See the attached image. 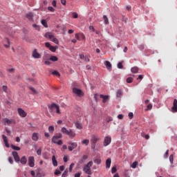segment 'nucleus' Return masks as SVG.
<instances>
[{
	"label": "nucleus",
	"mask_w": 177,
	"mask_h": 177,
	"mask_svg": "<svg viewBox=\"0 0 177 177\" xmlns=\"http://www.w3.org/2000/svg\"><path fill=\"white\" fill-rule=\"evenodd\" d=\"M48 109H50V112L52 114H54V113H57V114H61L62 113L60 112V107L59 105L53 103L51 104L48 105Z\"/></svg>",
	"instance_id": "obj_1"
},
{
	"label": "nucleus",
	"mask_w": 177,
	"mask_h": 177,
	"mask_svg": "<svg viewBox=\"0 0 177 177\" xmlns=\"http://www.w3.org/2000/svg\"><path fill=\"white\" fill-rule=\"evenodd\" d=\"M45 38H47V39H50L52 42H54V44H56L57 45H59V39L55 37V35L50 32H47L44 35Z\"/></svg>",
	"instance_id": "obj_2"
},
{
	"label": "nucleus",
	"mask_w": 177,
	"mask_h": 177,
	"mask_svg": "<svg viewBox=\"0 0 177 177\" xmlns=\"http://www.w3.org/2000/svg\"><path fill=\"white\" fill-rule=\"evenodd\" d=\"M92 165H93V162L90 161L84 166L83 171L85 172V174H87V175H92V169H91Z\"/></svg>",
	"instance_id": "obj_3"
},
{
	"label": "nucleus",
	"mask_w": 177,
	"mask_h": 177,
	"mask_svg": "<svg viewBox=\"0 0 177 177\" xmlns=\"http://www.w3.org/2000/svg\"><path fill=\"white\" fill-rule=\"evenodd\" d=\"M45 46H46V48H48V49H50V50L51 52H56V49H59V46H53L50 45V43H49V42H46Z\"/></svg>",
	"instance_id": "obj_4"
},
{
	"label": "nucleus",
	"mask_w": 177,
	"mask_h": 177,
	"mask_svg": "<svg viewBox=\"0 0 177 177\" xmlns=\"http://www.w3.org/2000/svg\"><path fill=\"white\" fill-rule=\"evenodd\" d=\"M3 122L4 125H12V124H16V122L13 119H8V118H6L3 119Z\"/></svg>",
	"instance_id": "obj_5"
},
{
	"label": "nucleus",
	"mask_w": 177,
	"mask_h": 177,
	"mask_svg": "<svg viewBox=\"0 0 177 177\" xmlns=\"http://www.w3.org/2000/svg\"><path fill=\"white\" fill-rule=\"evenodd\" d=\"M35 160L34 159V156H29L28 159V164L30 168H33L35 165Z\"/></svg>",
	"instance_id": "obj_6"
},
{
	"label": "nucleus",
	"mask_w": 177,
	"mask_h": 177,
	"mask_svg": "<svg viewBox=\"0 0 177 177\" xmlns=\"http://www.w3.org/2000/svg\"><path fill=\"white\" fill-rule=\"evenodd\" d=\"M111 143V137L110 136H106L104 140L103 145L106 147Z\"/></svg>",
	"instance_id": "obj_7"
},
{
	"label": "nucleus",
	"mask_w": 177,
	"mask_h": 177,
	"mask_svg": "<svg viewBox=\"0 0 177 177\" xmlns=\"http://www.w3.org/2000/svg\"><path fill=\"white\" fill-rule=\"evenodd\" d=\"M52 142H53V143H55L56 145H58L59 146L63 145V141L62 140H59V138H57L56 137V136H54L52 138Z\"/></svg>",
	"instance_id": "obj_8"
},
{
	"label": "nucleus",
	"mask_w": 177,
	"mask_h": 177,
	"mask_svg": "<svg viewBox=\"0 0 177 177\" xmlns=\"http://www.w3.org/2000/svg\"><path fill=\"white\" fill-rule=\"evenodd\" d=\"M73 93H75V95H77V96H84V92H82L81 89L77 88V87L73 88Z\"/></svg>",
	"instance_id": "obj_9"
},
{
	"label": "nucleus",
	"mask_w": 177,
	"mask_h": 177,
	"mask_svg": "<svg viewBox=\"0 0 177 177\" xmlns=\"http://www.w3.org/2000/svg\"><path fill=\"white\" fill-rule=\"evenodd\" d=\"M98 140H100L99 137H97L95 135L91 136V142L93 146H95V145H96V143L98 142Z\"/></svg>",
	"instance_id": "obj_10"
},
{
	"label": "nucleus",
	"mask_w": 177,
	"mask_h": 177,
	"mask_svg": "<svg viewBox=\"0 0 177 177\" xmlns=\"http://www.w3.org/2000/svg\"><path fill=\"white\" fill-rule=\"evenodd\" d=\"M18 113L20 115V117H27V113L23 110L21 108H18L17 109Z\"/></svg>",
	"instance_id": "obj_11"
},
{
	"label": "nucleus",
	"mask_w": 177,
	"mask_h": 177,
	"mask_svg": "<svg viewBox=\"0 0 177 177\" xmlns=\"http://www.w3.org/2000/svg\"><path fill=\"white\" fill-rule=\"evenodd\" d=\"M32 56V57H34V59H41V54H39L38 51H37V49H35L33 50Z\"/></svg>",
	"instance_id": "obj_12"
},
{
	"label": "nucleus",
	"mask_w": 177,
	"mask_h": 177,
	"mask_svg": "<svg viewBox=\"0 0 177 177\" xmlns=\"http://www.w3.org/2000/svg\"><path fill=\"white\" fill-rule=\"evenodd\" d=\"M12 154L15 161L17 162H19L20 161V157H19V153H17V151H14L12 152Z\"/></svg>",
	"instance_id": "obj_13"
},
{
	"label": "nucleus",
	"mask_w": 177,
	"mask_h": 177,
	"mask_svg": "<svg viewBox=\"0 0 177 177\" xmlns=\"http://www.w3.org/2000/svg\"><path fill=\"white\" fill-rule=\"evenodd\" d=\"M38 139H39V133H33L32 134V140H33V142H38Z\"/></svg>",
	"instance_id": "obj_14"
},
{
	"label": "nucleus",
	"mask_w": 177,
	"mask_h": 177,
	"mask_svg": "<svg viewBox=\"0 0 177 177\" xmlns=\"http://www.w3.org/2000/svg\"><path fill=\"white\" fill-rule=\"evenodd\" d=\"M3 44L5 48H10V41H9V39L5 38L3 41Z\"/></svg>",
	"instance_id": "obj_15"
},
{
	"label": "nucleus",
	"mask_w": 177,
	"mask_h": 177,
	"mask_svg": "<svg viewBox=\"0 0 177 177\" xmlns=\"http://www.w3.org/2000/svg\"><path fill=\"white\" fill-rule=\"evenodd\" d=\"M173 113H177V100L174 99L173 102V106L171 108Z\"/></svg>",
	"instance_id": "obj_16"
},
{
	"label": "nucleus",
	"mask_w": 177,
	"mask_h": 177,
	"mask_svg": "<svg viewBox=\"0 0 177 177\" xmlns=\"http://www.w3.org/2000/svg\"><path fill=\"white\" fill-rule=\"evenodd\" d=\"M100 97L102 99V102L106 103V102H109V95H104L103 94H101L100 95Z\"/></svg>",
	"instance_id": "obj_17"
},
{
	"label": "nucleus",
	"mask_w": 177,
	"mask_h": 177,
	"mask_svg": "<svg viewBox=\"0 0 177 177\" xmlns=\"http://www.w3.org/2000/svg\"><path fill=\"white\" fill-rule=\"evenodd\" d=\"M2 139L4 142L6 147H10L9 142H8V137L5 135H2Z\"/></svg>",
	"instance_id": "obj_18"
},
{
	"label": "nucleus",
	"mask_w": 177,
	"mask_h": 177,
	"mask_svg": "<svg viewBox=\"0 0 177 177\" xmlns=\"http://www.w3.org/2000/svg\"><path fill=\"white\" fill-rule=\"evenodd\" d=\"M104 64L107 70H109V71H111V63L109 61H105Z\"/></svg>",
	"instance_id": "obj_19"
},
{
	"label": "nucleus",
	"mask_w": 177,
	"mask_h": 177,
	"mask_svg": "<svg viewBox=\"0 0 177 177\" xmlns=\"http://www.w3.org/2000/svg\"><path fill=\"white\" fill-rule=\"evenodd\" d=\"M67 135L70 138H75V132H74L72 129H69V131L68 132Z\"/></svg>",
	"instance_id": "obj_20"
},
{
	"label": "nucleus",
	"mask_w": 177,
	"mask_h": 177,
	"mask_svg": "<svg viewBox=\"0 0 177 177\" xmlns=\"http://www.w3.org/2000/svg\"><path fill=\"white\" fill-rule=\"evenodd\" d=\"M111 165V158H109L106 160V168L107 169H109V168H110Z\"/></svg>",
	"instance_id": "obj_21"
},
{
	"label": "nucleus",
	"mask_w": 177,
	"mask_h": 177,
	"mask_svg": "<svg viewBox=\"0 0 177 177\" xmlns=\"http://www.w3.org/2000/svg\"><path fill=\"white\" fill-rule=\"evenodd\" d=\"M20 162L22 165H26L27 164V158L26 156H23L20 160Z\"/></svg>",
	"instance_id": "obj_22"
},
{
	"label": "nucleus",
	"mask_w": 177,
	"mask_h": 177,
	"mask_svg": "<svg viewBox=\"0 0 177 177\" xmlns=\"http://www.w3.org/2000/svg\"><path fill=\"white\" fill-rule=\"evenodd\" d=\"M52 161L53 167H57V160H56V156H53Z\"/></svg>",
	"instance_id": "obj_23"
},
{
	"label": "nucleus",
	"mask_w": 177,
	"mask_h": 177,
	"mask_svg": "<svg viewBox=\"0 0 177 177\" xmlns=\"http://www.w3.org/2000/svg\"><path fill=\"white\" fill-rule=\"evenodd\" d=\"M75 125L77 129H82V124H81L80 122H76Z\"/></svg>",
	"instance_id": "obj_24"
},
{
	"label": "nucleus",
	"mask_w": 177,
	"mask_h": 177,
	"mask_svg": "<svg viewBox=\"0 0 177 177\" xmlns=\"http://www.w3.org/2000/svg\"><path fill=\"white\" fill-rule=\"evenodd\" d=\"M131 73L136 74V73H138V71H139V68L134 66V67L131 68Z\"/></svg>",
	"instance_id": "obj_25"
},
{
	"label": "nucleus",
	"mask_w": 177,
	"mask_h": 177,
	"mask_svg": "<svg viewBox=\"0 0 177 177\" xmlns=\"http://www.w3.org/2000/svg\"><path fill=\"white\" fill-rule=\"evenodd\" d=\"M141 136L142 138H145L147 140H149V139H150V136H149V134H145V133H142Z\"/></svg>",
	"instance_id": "obj_26"
},
{
	"label": "nucleus",
	"mask_w": 177,
	"mask_h": 177,
	"mask_svg": "<svg viewBox=\"0 0 177 177\" xmlns=\"http://www.w3.org/2000/svg\"><path fill=\"white\" fill-rule=\"evenodd\" d=\"M32 12H29L26 14V19H28V20H31L32 19Z\"/></svg>",
	"instance_id": "obj_27"
},
{
	"label": "nucleus",
	"mask_w": 177,
	"mask_h": 177,
	"mask_svg": "<svg viewBox=\"0 0 177 177\" xmlns=\"http://www.w3.org/2000/svg\"><path fill=\"white\" fill-rule=\"evenodd\" d=\"M62 133H64L65 135H68L69 130H67V129H66V127H62Z\"/></svg>",
	"instance_id": "obj_28"
},
{
	"label": "nucleus",
	"mask_w": 177,
	"mask_h": 177,
	"mask_svg": "<svg viewBox=\"0 0 177 177\" xmlns=\"http://www.w3.org/2000/svg\"><path fill=\"white\" fill-rule=\"evenodd\" d=\"M103 20H104V24H109V18L107 17V16L104 15Z\"/></svg>",
	"instance_id": "obj_29"
},
{
	"label": "nucleus",
	"mask_w": 177,
	"mask_h": 177,
	"mask_svg": "<svg viewBox=\"0 0 177 177\" xmlns=\"http://www.w3.org/2000/svg\"><path fill=\"white\" fill-rule=\"evenodd\" d=\"M50 60H51V62H57V60H59V58H57V57H56V56L52 55L50 57Z\"/></svg>",
	"instance_id": "obj_30"
},
{
	"label": "nucleus",
	"mask_w": 177,
	"mask_h": 177,
	"mask_svg": "<svg viewBox=\"0 0 177 177\" xmlns=\"http://www.w3.org/2000/svg\"><path fill=\"white\" fill-rule=\"evenodd\" d=\"M2 89L5 93H8V92H9V88H8V86H3Z\"/></svg>",
	"instance_id": "obj_31"
},
{
	"label": "nucleus",
	"mask_w": 177,
	"mask_h": 177,
	"mask_svg": "<svg viewBox=\"0 0 177 177\" xmlns=\"http://www.w3.org/2000/svg\"><path fill=\"white\" fill-rule=\"evenodd\" d=\"M82 145H85V146H88L89 145V140L85 139L82 142Z\"/></svg>",
	"instance_id": "obj_32"
},
{
	"label": "nucleus",
	"mask_w": 177,
	"mask_h": 177,
	"mask_svg": "<svg viewBox=\"0 0 177 177\" xmlns=\"http://www.w3.org/2000/svg\"><path fill=\"white\" fill-rule=\"evenodd\" d=\"M117 97H121L122 96V91L118 90L116 93Z\"/></svg>",
	"instance_id": "obj_33"
},
{
	"label": "nucleus",
	"mask_w": 177,
	"mask_h": 177,
	"mask_svg": "<svg viewBox=\"0 0 177 177\" xmlns=\"http://www.w3.org/2000/svg\"><path fill=\"white\" fill-rule=\"evenodd\" d=\"M48 131L51 133H53V132L55 131V127L53 126H50L48 127Z\"/></svg>",
	"instance_id": "obj_34"
},
{
	"label": "nucleus",
	"mask_w": 177,
	"mask_h": 177,
	"mask_svg": "<svg viewBox=\"0 0 177 177\" xmlns=\"http://www.w3.org/2000/svg\"><path fill=\"white\" fill-rule=\"evenodd\" d=\"M11 148L12 149V150H17V151L20 150L19 147H17V146L13 145H11Z\"/></svg>",
	"instance_id": "obj_35"
},
{
	"label": "nucleus",
	"mask_w": 177,
	"mask_h": 177,
	"mask_svg": "<svg viewBox=\"0 0 177 177\" xmlns=\"http://www.w3.org/2000/svg\"><path fill=\"white\" fill-rule=\"evenodd\" d=\"M41 24L46 28H48V23H46V20L43 19L41 20Z\"/></svg>",
	"instance_id": "obj_36"
},
{
	"label": "nucleus",
	"mask_w": 177,
	"mask_h": 177,
	"mask_svg": "<svg viewBox=\"0 0 177 177\" xmlns=\"http://www.w3.org/2000/svg\"><path fill=\"white\" fill-rule=\"evenodd\" d=\"M131 168L135 169L136 168V167H138V162L135 161L133 162L131 165Z\"/></svg>",
	"instance_id": "obj_37"
},
{
	"label": "nucleus",
	"mask_w": 177,
	"mask_h": 177,
	"mask_svg": "<svg viewBox=\"0 0 177 177\" xmlns=\"http://www.w3.org/2000/svg\"><path fill=\"white\" fill-rule=\"evenodd\" d=\"M95 164H97L98 165L102 163V160L100 158H97L94 160Z\"/></svg>",
	"instance_id": "obj_38"
},
{
	"label": "nucleus",
	"mask_w": 177,
	"mask_h": 177,
	"mask_svg": "<svg viewBox=\"0 0 177 177\" xmlns=\"http://www.w3.org/2000/svg\"><path fill=\"white\" fill-rule=\"evenodd\" d=\"M133 81V78L132 77H128L127 79V84H132Z\"/></svg>",
	"instance_id": "obj_39"
},
{
	"label": "nucleus",
	"mask_w": 177,
	"mask_h": 177,
	"mask_svg": "<svg viewBox=\"0 0 177 177\" xmlns=\"http://www.w3.org/2000/svg\"><path fill=\"white\" fill-rule=\"evenodd\" d=\"M37 156H41L42 154V148L39 147V149L37 151Z\"/></svg>",
	"instance_id": "obj_40"
},
{
	"label": "nucleus",
	"mask_w": 177,
	"mask_h": 177,
	"mask_svg": "<svg viewBox=\"0 0 177 177\" xmlns=\"http://www.w3.org/2000/svg\"><path fill=\"white\" fill-rule=\"evenodd\" d=\"M71 146L73 147V149H76L77 145V142H71L70 143Z\"/></svg>",
	"instance_id": "obj_41"
},
{
	"label": "nucleus",
	"mask_w": 177,
	"mask_h": 177,
	"mask_svg": "<svg viewBox=\"0 0 177 177\" xmlns=\"http://www.w3.org/2000/svg\"><path fill=\"white\" fill-rule=\"evenodd\" d=\"M75 165V163H71L69 166V172H71L73 171V168H74V166Z\"/></svg>",
	"instance_id": "obj_42"
},
{
	"label": "nucleus",
	"mask_w": 177,
	"mask_h": 177,
	"mask_svg": "<svg viewBox=\"0 0 177 177\" xmlns=\"http://www.w3.org/2000/svg\"><path fill=\"white\" fill-rule=\"evenodd\" d=\"M52 74L53 75H57L58 77H60V73H59V72L57 71H54Z\"/></svg>",
	"instance_id": "obj_43"
},
{
	"label": "nucleus",
	"mask_w": 177,
	"mask_h": 177,
	"mask_svg": "<svg viewBox=\"0 0 177 177\" xmlns=\"http://www.w3.org/2000/svg\"><path fill=\"white\" fill-rule=\"evenodd\" d=\"M32 27H33V28H35V30H37V31H39V26H38V25L34 24L32 25Z\"/></svg>",
	"instance_id": "obj_44"
},
{
	"label": "nucleus",
	"mask_w": 177,
	"mask_h": 177,
	"mask_svg": "<svg viewBox=\"0 0 177 177\" xmlns=\"http://www.w3.org/2000/svg\"><path fill=\"white\" fill-rule=\"evenodd\" d=\"M117 172V167H113L111 168V174H115Z\"/></svg>",
	"instance_id": "obj_45"
},
{
	"label": "nucleus",
	"mask_w": 177,
	"mask_h": 177,
	"mask_svg": "<svg viewBox=\"0 0 177 177\" xmlns=\"http://www.w3.org/2000/svg\"><path fill=\"white\" fill-rule=\"evenodd\" d=\"M169 161H170L171 164H174V155H170Z\"/></svg>",
	"instance_id": "obj_46"
},
{
	"label": "nucleus",
	"mask_w": 177,
	"mask_h": 177,
	"mask_svg": "<svg viewBox=\"0 0 177 177\" xmlns=\"http://www.w3.org/2000/svg\"><path fill=\"white\" fill-rule=\"evenodd\" d=\"M72 85H73V88H78L80 86V84H78V83H77V82H73L72 84Z\"/></svg>",
	"instance_id": "obj_47"
},
{
	"label": "nucleus",
	"mask_w": 177,
	"mask_h": 177,
	"mask_svg": "<svg viewBox=\"0 0 177 177\" xmlns=\"http://www.w3.org/2000/svg\"><path fill=\"white\" fill-rule=\"evenodd\" d=\"M118 68H124V66H122V62H119L118 64Z\"/></svg>",
	"instance_id": "obj_48"
},
{
	"label": "nucleus",
	"mask_w": 177,
	"mask_h": 177,
	"mask_svg": "<svg viewBox=\"0 0 177 177\" xmlns=\"http://www.w3.org/2000/svg\"><path fill=\"white\" fill-rule=\"evenodd\" d=\"M73 19H78V14L77 12H73Z\"/></svg>",
	"instance_id": "obj_49"
},
{
	"label": "nucleus",
	"mask_w": 177,
	"mask_h": 177,
	"mask_svg": "<svg viewBox=\"0 0 177 177\" xmlns=\"http://www.w3.org/2000/svg\"><path fill=\"white\" fill-rule=\"evenodd\" d=\"M48 10H49L50 12H55V8H53V7L52 6H49L48 7Z\"/></svg>",
	"instance_id": "obj_50"
},
{
	"label": "nucleus",
	"mask_w": 177,
	"mask_h": 177,
	"mask_svg": "<svg viewBox=\"0 0 177 177\" xmlns=\"http://www.w3.org/2000/svg\"><path fill=\"white\" fill-rule=\"evenodd\" d=\"M129 118H130V120H132L133 118V113L130 112L129 113Z\"/></svg>",
	"instance_id": "obj_51"
},
{
	"label": "nucleus",
	"mask_w": 177,
	"mask_h": 177,
	"mask_svg": "<svg viewBox=\"0 0 177 177\" xmlns=\"http://www.w3.org/2000/svg\"><path fill=\"white\" fill-rule=\"evenodd\" d=\"M89 30L92 31V32H95V28L93 27V26H90Z\"/></svg>",
	"instance_id": "obj_52"
},
{
	"label": "nucleus",
	"mask_w": 177,
	"mask_h": 177,
	"mask_svg": "<svg viewBox=\"0 0 177 177\" xmlns=\"http://www.w3.org/2000/svg\"><path fill=\"white\" fill-rule=\"evenodd\" d=\"M30 90L32 91V92H33V93H37V90H35V88H34L33 87H29Z\"/></svg>",
	"instance_id": "obj_53"
},
{
	"label": "nucleus",
	"mask_w": 177,
	"mask_h": 177,
	"mask_svg": "<svg viewBox=\"0 0 177 177\" xmlns=\"http://www.w3.org/2000/svg\"><path fill=\"white\" fill-rule=\"evenodd\" d=\"M153 109V104H149L147 105V110H151Z\"/></svg>",
	"instance_id": "obj_54"
},
{
	"label": "nucleus",
	"mask_w": 177,
	"mask_h": 177,
	"mask_svg": "<svg viewBox=\"0 0 177 177\" xmlns=\"http://www.w3.org/2000/svg\"><path fill=\"white\" fill-rule=\"evenodd\" d=\"M60 174H62V172L59 171V169H56L55 171V175H60Z\"/></svg>",
	"instance_id": "obj_55"
},
{
	"label": "nucleus",
	"mask_w": 177,
	"mask_h": 177,
	"mask_svg": "<svg viewBox=\"0 0 177 177\" xmlns=\"http://www.w3.org/2000/svg\"><path fill=\"white\" fill-rule=\"evenodd\" d=\"M8 161L10 164H13V158L12 157L8 158Z\"/></svg>",
	"instance_id": "obj_56"
},
{
	"label": "nucleus",
	"mask_w": 177,
	"mask_h": 177,
	"mask_svg": "<svg viewBox=\"0 0 177 177\" xmlns=\"http://www.w3.org/2000/svg\"><path fill=\"white\" fill-rule=\"evenodd\" d=\"M80 57L81 60H84V59H85V55H84V54H80Z\"/></svg>",
	"instance_id": "obj_57"
},
{
	"label": "nucleus",
	"mask_w": 177,
	"mask_h": 177,
	"mask_svg": "<svg viewBox=\"0 0 177 177\" xmlns=\"http://www.w3.org/2000/svg\"><path fill=\"white\" fill-rule=\"evenodd\" d=\"M58 139H62L63 138V135L62 133H59L57 136H55Z\"/></svg>",
	"instance_id": "obj_58"
},
{
	"label": "nucleus",
	"mask_w": 177,
	"mask_h": 177,
	"mask_svg": "<svg viewBox=\"0 0 177 177\" xmlns=\"http://www.w3.org/2000/svg\"><path fill=\"white\" fill-rule=\"evenodd\" d=\"M82 159L84 161H85V160H88V156H87V155L83 156Z\"/></svg>",
	"instance_id": "obj_59"
},
{
	"label": "nucleus",
	"mask_w": 177,
	"mask_h": 177,
	"mask_svg": "<svg viewBox=\"0 0 177 177\" xmlns=\"http://www.w3.org/2000/svg\"><path fill=\"white\" fill-rule=\"evenodd\" d=\"M61 150L63 151L64 150H67V145H63Z\"/></svg>",
	"instance_id": "obj_60"
},
{
	"label": "nucleus",
	"mask_w": 177,
	"mask_h": 177,
	"mask_svg": "<svg viewBox=\"0 0 177 177\" xmlns=\"http://www.w3.org/2000/svg\"><path fill=\"white\" fill-rule=\"evenodd\" d=\"M62 177H67V171H64V173L62 175Z\"/></svg>",
	"instance_id": "obj_61"
},
{
	"label": "nucleus",
	"mask_w": 177,
	"mask_h": 177,
	"mask_svg": "<svg viewBox=\"0 0 177 177\" xmlns=\"http://www.w3.org/2000/svg\"><path fill=\"white\" fill-rule=\"evenodd\" d=\"M67 161H68V158H67V156H64V162H67Z\"/></svg>",
	"instance_id": "obj_62"
},
{
	"label": "nucleus",
	"mask_w": 177,
	"mask_h": 177,
	"mask_svg": "<svg viewBox=\"0 0 177 177\" xmlns=\"http://www.w3.org/2000/svg\"><path fill=\"white\" fill-rule=\"evenodd\" d=\"M75 177H81V173H76Z\"/></svg>",
	"instance_id": "obj_63"
},
{
	"label": "nucleus",
	"mask_w": 177,
	"mask_h": 177,
	"mask_svg": "<svg viewBox=\"0 0 177 177\" xmlns=\"http://www.w3.org/2000/svg\"><path fill=\"white\" fill-rule=\"evenodd\" d=\"M52 5H53V6H54V8H56V1H53V2H52Z\"/></svg>",
	"instance_id": "obj_64"
}]
</instances>
